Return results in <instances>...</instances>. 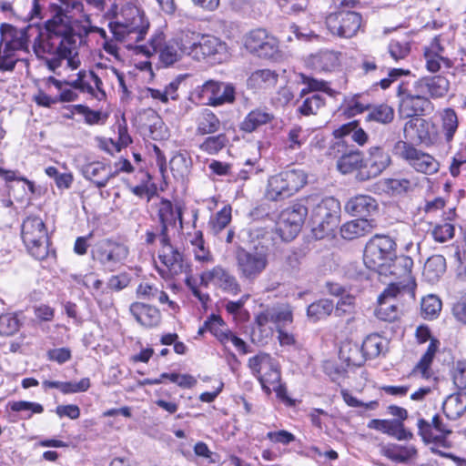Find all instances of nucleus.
<instances>
[{
  "instance_id": "nucleus-1",
  "label": "nucleus",
  "mask_w": 466,
  "mask_h": 466,
  "mask_svg": "<svg viewBox=\"0 0 466 466\" xmlns=\"http://www.w3.org/2000/svg\"><path fill=\"white\" fill-rule=\"evenodd\" d=\"M49 11L52 16L45 22L46 39L36 41L35 54L51 72L56 73L64 60L70 68L76 69L80 66L76 51L80 35L73 25L74 19L59 4L51 3Z\"/></svg>"
},
{
  "instance_id": "nucleus-2",
  "label": "nucleus",
  "mask_w": 466,
  "mask_h": 466,
  "mask_svg": "<svg viewBox=\"0 0 466 466\" xmlns=\"http://www.w3.org/2000/svg\"><path fill=\"white\" fill-rule=\"evenodd\" d=\"M359 5V0H342L337 10L326 16L325 24L332 35L350 39L358 35L363 27V18L352 9Z\"/></svg>"
},
{
  "instance_id": "nucleus-3",
  "label": "nucleus",
  "mask_w": 466,
  "mask_h": 466,
  "mask_svg": "<svg viewBox=\"0 0 466 466\" xmlns=\"http://www.w3.org/2000/svg\"><path fill=\"white\" fill-rule=\"evenodd\" d=\"M246 248L238 246L235 252L241 276L253 279L262 271V228L251 225L248 229Z\"/></svg>"
},
{
  "instance_id": "nucleus-4",
  "label": "nucleus",
  "mask_w": 466,
  "mask_h": 466,
  "mask_svg": "<svg viewBox=\"0 0 466 466\" xmlns=\"http://www.w3.org/2000/svg\"><path fill=\"white\" fill-rule=\"evenodd\" d=\"M149 21L144 11L137 7L121 10V19L108 24L114 38L119 42H139L143 40L149 28Z\"/></svg>"
},
{
  "instance_id": "nucleus-5",
  "label": "nucleus",
  "mask_w": 466,
  "mask_h": 466,
  "mask_svg": "<svg viewBox=\"0 0 466 466\" xmlns=\"http://www.w3.org/2000/svg\"><path fill=\"white\" fill-rule=\"evenodd\" d=\"M21 237L28 253L37 260L56 258V250L50 248L51 241L43 219L35 215L24 219Z\"/></svg>"
},
{
  "instance_id": "nucleus-6",
  "label": "nucleus",
  "mask_w": 466,
  "mask_h": 466,
  "mask_svg": "<svg viewBox=\"0 0 466 466\" xmlns=\"http://www.w3.org/2000/svg\"><path fill=\"white\" fill-rule=\"evenodd\" d=\"M35 35L34 51L36 41L38 39L43 41L46 39L45 24L43 26L38 23L29 24L23 28H17L11 24L2 23L0 25V48L15 56L20 51L27 53L29 51L30 38Z\"/></svg>"
},
{
  "instance_id": "nucleus-7",
  "label": "nucleus",
  "mask_w": 466,
  "mask_h": 466,
  "mask_svg": "<svg viewBox=\"0 0 466 466\" xmlns=\"http://www.w3.org/2000/svg\"><path fill=\"white\" fill-rule=\"evenodd\" d=\"M91 258L105 273L115 272L125 265L129 255L128 247L112 238H103L92 246Z\"/></svg>"
},
{
  "instance_id": "nucleus-8",
  "label": "nucleus",
  "mask_w": 466,
  "mask_h": 466,
  "mask_svg": "<svg viewBox=\"0 0 466 466\" xmlns=\"http://www.w3.org/2000/svg\"><path fill=\"white\" fill-rule=\"evenodd\" d=\"M397 243L389 235L376 234L366 244L363 261L365 266L377 273L388 272L386 264L394 259Z\"/></svg>"
},
{
  "instance_id": "nucleus-9",
  "label": "nucleus",
  "mask_w": 466,
  "mask_h": 466,
  "mask_svg": "<svg viewBox=\"0 0 466 466\" xmlns=\"http://www.w3.org/2000/svg\"><path fill=\"white\" fill-rule=\"evenodd\" d=\"M340 217V203L333 197L322 198L314 204L310 213L312 232L316 238L330 235L337 228Z\"/></svg>"
},
{
  "instance_id": "nucleus-10",
  "label": "nucleus",
  "mask_w": 466,
  "mask_h": 466,
  "mask_svg": "<svg viewBox=\"0 0 466 466\" xmlns=\"http://www.w3.org/2000/svg\"><path fill=\"white\" fill-rule=\"evenodd\" d=\"M315 202L312 197L293 203L279 216L276 230L283 241H291L300 232L308 215V205Z\"/></svg>"
},
{
  "instance_id": "nucleus-11",
  "label": "nucleus",
  "mask_w": 466,
  "mask_h": 466,
  "mask_svg": "<svg viewBox=\"0 0 466 466\" xmlns=\"http://www.w3.org/2000/svg\"><path fill=\"white\" fill-rule=\"evenodd\" d=\"M307 184V175L300 169L282 171L268 180L267 197L281 200L296 194Z\"/></svg>"
},
{
  "instance_id": "nucleus-12",
  "label": "nucleus",
  "mask_w": 466,
  "mask_h": 466,
  "mask_svg": "<svg viewBox=\"0 0 466 466\" xmlns=\"http://www.w3.org/2000/svg\"><path fill=\"white\" fill-rule=\"evenodd\" d=\"M191 97L198 104L211 106L232 104L236 99V87L232 83L210 79L198 86L191 93Z\"/></svg>"
},
{
  "instance_id": "nucleus-13",
  "label": "nucleus",
  "mask_w": 466,
  "mask_h": 466,
  "mask_svg": "<svg viewBox=\"0 0 466 466\" xmlns=\"http://www.w3.org/2000/svg\"><path fill=\"white\" fill-rule=\"evenodd\" d=\"M392 152L407 162L415 171L433 175L440 169V163L431 155L415 147L411 143L399 140L395 143Z\"/></svg>"
},
{
  "instance_id": "nucleus-14",
  "label": "nucleus",
  "mask_w": 466,
  "mask_h": 466,
  "mask_svg": "<svg viewBox=\"0 0 466 466\" xmlns=\"http://www.w3.org/2000/svg\"><path fill=\"white\" fill-rule=\"evenodd\" d=\"M399 115L402 118H414L413 116L424 115L431 106V101L416 88L415 83L410 86L408 83H400L398 86Z\"/></svg>"
},
{
  "instance_id": "nucleus-15",
  "label": "nucleus",
  "mask_w": 466,
  "mask_h": 466,
  "mask_svg": "<svg viewBox=\"0 0 466 466\" xmlns=\"http://www.w3.org/2000/svg\"><path fill=\"white\" fill-rule=\"evenodd\" d=\"M329 156L337 160V168L341 174L364 169L363 153L346 139L333 142L329 148Z\"/></svg>"
},
{
  "instance_id": "nucleus-16",
  "label": "nucleus",
  "mask_w": 466,
  "mask_h": 466,
  "mask_svg": "<svg viewBox=\"0 0 466 466\" xmlns=\"http://www.w3.org/2000/svg\"><path fill=\"white\" fill-rule=\"evenodd\" d=\"M385 266L389 272L378 274L384 277H393L396 282H390L389 285H397L400 291L407 292L411 298H414L416 282L411 275L412 258L406 255L397 256L396 254L394 259Z\"/></svg>"
},
{
  "instance_id": "nucleus-17",
  "label": "nucleus",
  "mask_w": 466,
  "mask_h": 466,
  "mask_svg": "<svg viewBox=\"0 0 466 466\" xmlns=\"http://www.w3.org/2000/svg\"><path fill=\"white\" fill-rule=\"evenodd\" d=\"M417 426L418 434L426 444L433 443L445 449L451 447V442L448 438L452 433V431L443 422L439 414L433 416L431 422L422 418L419 419Z\"/></svg>"
},
{
  "instance_id": "nucleus-18",
  "label": "nucleus",
  "mask_w": 466,
  "mask_h": 466,
  "mask_svg": "<svg viewBox=\"0 0 466 466\" xmlns=\"http://www.w3.org/2000/svg\"><path fill=\"white\" fill-rule=\"evenodd\" d=\"M268 371L264 375V393L269 395L275 392L276 398L286 404L293 406L294 400L288 395L287 386L281 382L280 366L277 360L268 354H264V370Z\"/></svg>"
},
{
  "instance_id": "nucleus-19",
  "label": "nucleus",
  "mask_w": 466,
  "mask_h": 466,
  "mask_svg": "<svg viewBox=\"0 0 466 466\" xmlns=\"http://www.w3.org/2000/svg\"><path fill=\"white\" fill-rule=\"evenodd\" d=\"M403 136L407 142H414L425 147L434 146L440 140L436 127L420 117L411 118L405 123Z\"/></svg>"
},
{
  "instance_id": "nucleus-20",
  "label": "nucleus",
  "mask_w": 466,
  "mask_h": 466,
  "mask_svg": "<svg viewBox=\"0 0 466 466\" xmlns=\"http://www.w3.org/2000/svg\"><path fill=\"white\" fill-rule=\"evenodd\" d=\"M160 245L158 258L163 268H157V272L163 279H170L189 270V265L185 261L183 253L171 244L170 237L168 243L160 242Z\"/></svg>"
},
{
  "instance_id": "nucleus-21",
  "label": "nucleus",
  "mask_w": 466,
  "mask_h": 466,
  "mask_svg": "<svg viewBox=\"0 0 466 466\" xmlns=\"http://www.w3.org/2000/svg\"><path fill=\"white\" fill-rule=\"evenodd\" d=\"M184 205L181 203L173 204L166 198H161L157 207V218L159 222V241L168 243V228H175L177 221L183 224Z\"/></svg>"
},
{
  "instance_id": "nucleus-22",
  "label": "nucleus",
  "mask_w": 466,
  "mask_h": 466,
  "mask_svg": "<svg viewBox=\"0 0 466 466\" xmlns=\"http://www.w3.org/2000/svg\"><path fill=\"white\" fill-rule=\"evenodd\" d=\"M228 46L225 42L210 35H200L198 40V49L193 55V59L197 61L206 60L211 64H220L226 58Z\"/></svg>"
},
{
  "instance_id": "nucleus-23",
  "label": "nucleus",
  "mask_w": 466,
  "mask_h": 466,
  "mask_svg": "<svg viewBox=\"0 0 466 466\" xmlns=\"http://www.w3.org/2000/svg\"><path fill=\"white\" fill-rule=\"evenodd\" d=\"M391 158L388 152L380 147H371L369 157L364 159V169L357 173L359 181H367L380 176L390 165Z\"/></svg>"
},
{
  "instance_id": "nucleus-24",
  "label": "nucleus",
  "mask_w": 466,
  "mask_h": 466,
  "mask_svg": "<svg viewBox=\"0 0 466 466\" xmlns=\"http://www.w3.org/2000/svg\"><path fill=\"white\" fill-rule=\"evenodd\" d=\"M403 291L400 290L397 285H389L378 298V307L375 314L379 319L392 322L400 314V308L397 303L398 296Z\"/></svg>"
},
{
  "instance_id": "nucleus-25",
  "label": "nucleus",
  "mask_w": 466,
  "mask_h": 466,
  "mask_svg": "<svg viewBox=\"0 0 466 466\" xmlns=\"http://www.w3.org/2000/svg\"><path fill=\"white\" fill-rule=\"evenodd\" d=\"M386 346L387 342L382 337H380L378 334H370L364 339L360 348V352L363 355V360H357L352 355H350L347 358V360L354 365H360L367 359H374L378 357L380 353L384 351ZM353 350L355 353H358L360 351L359 346L354 345Z\"/></svg>"
},
{
  "instance_id": "nucleus-26",
  "label": "nucleus",
  "mask_w": 466,
  "mask_h": 466,
  "mask_svg": "<svg viewBox=\"0 0 466 466\" xmlns=\"http://www.w3.org/2000/svg\"><path fill=\"white\" fill-rule=\"evenodd\" d=\"M377 200L369 195H357L345 204V210L354 217L370 216L378 210Z\"/></svg>"
},
{
  "instance_id": "nucleus-27",
  "label": "nucleus",
  "mask_w": 466,
  "mask_h": 466,
  "mask_svg": "<svg viewBox=\"0 0 466 466\" xmlns=\"http://www.w3.org/2000/svg\"><path fill=\"white\" fill-rule=\"evenodd\" d=\"M414 83L416 88H419L425 96L429 95L432 98L444 96L450 86L448 79L440 75L421 77Z\"/></svg>"
},
{
  "instance_id": "nucleus-28",
  "label": "nucleus",
  "mask_w": 466,
  "mask_h": 466,
  "mask_svg": "<svg viewBox=\"0 0 466 466\" xmlns=\"http://www.w3.org/2000/svg\"><path fill=\"white\" fill-rule=\"evenodd\" d=\"M340 53L332 50H320L309 57L308 63L315 71L331 72L340 65Z\"/></svg>"
},
{
  "instance_id": "nucleus-29",
  "label": "nucleus",
  "mask_w": 466,
  "mask_h": 466,
  "mask_svg": "<svg viewBox=\"0 0 466 466\" xmlns=\"http://www.w3.org/2000/svg\"><path fill=\"white\" fill-rule=\"evenodd\" d=\"M130 312L139 324L147 328L155 327L160 321L159 310L148 304L134 302L130 305Z\"/></svg>"
},
{
  "instance_id": "nucleus-30",
  "label": "nucleus",
  "mask_w": 466,
  "mask_h": 466,
  "mask_svg": "<svg viewBox=\"0 0 466 466\" xmlns=\"http://www.w3.org/2000/svg\"><path fill=\"white\" fill-rule=\"evenodd\" d=\"M270 321L274 324L276 330L289 328L293 322V313L289 305H279L268 308L264 310V323Z\"/></svg>"
},
{
  "instance_id": "nucleus-31",
  "label": "nucleus",
  "mask_w": 466,
  "mask_h": 466,
  "mask_svg": "<svg viewBox=\"0 0 466 466\" xmlns=\"http://www.w3.org/2000/svg\"><path fill=\"white\" fill-rule=\"evenodd\" d=\"M333 135L337 140L346 139L349 142H355L359 146H364L369 139L368 134L359 127L358 121L342 125L333 131Z\"/></svg>"
},
{
  "instance_id": "nucleus-32",
  "label": "nucleus",
  "mask_w": 466,
  "mask_h": 466,
  "mask_svg": "<svg viewBox=\"0 0 466 466\" xmlns=\"http://www.w3.org/2000/svg\"><path fill=\"white\" fill-rule=\"evenodd\" d=\"M374 226V220L372 219H353L341 226L340 234L344 239L351 240L370 233Z\"/></svg>"
},
{
  "instance_id": "nucleus-33",
  "label": "nucleus",
  "mask_w": 466,
  "mask_h": 466,
  "mask_svg": "<svg viewBox=\"0 0 466 466\" xmlns=\"http://www.w3.org/2000/svg\"><path fill=\"white\" fill-rule=\"evenodd\" d=\"M378 190L391 196H400L412 190V182L405 177H389L379 180L376 185Z\"/></svg>"
},
{
  "instance_id": "nucleus-34",
  "label": "nucleus",
  "mask_w": 466,
  "mask_h": 466,
  "mask_svg": "<svg viewBox=\"0 0 466 466\" xmlns=\"http://www.w3.org/2000/svg\"><path fill=\"white\" fill-rule=\"evenodd\" d=\"M442 410L449 420L460 419L466 411V392L458 391L448 396L443 402Z\"/></svg>"
},
{
  "instance_id": "nucleus-35",
  "label": "nucleus",
  "mask_w": 466,
  "mask_h": 466,
  "mask_svg": "<svg viewBox=\"0 0 466 466\" xmlns=\"http://www.w3.org/2000/svg\"><path fill=\"white\" fill-rule=\"evenodd\" d=\"M175 44L176 42L172 41V39L165 42V36L163 35L162 44L159 45V48L157 50V68H167L172 66L175 63L182 59L183 56L179 52V47Z\"/></svg>"
},
{
  "instance_id": "nucleus-36",
  "label": "nucleus",
  "mask_w": 466,
  "mask_h": 466,
  "mask_svg": "<svg viewBox=\"0 0 466 466\" xmlns=\"http://www.w3.org/2000/svg\"><path fill=\"white\" fill-rule=\"evenodd\" d=\"M214 285L221 290L231 295H238L240 291V285L236 277L221 266L214 267Z\"/></svg>"
},
{
  "instance_id": "nucleus-37",
  "label": "nucleus",
  "mask_w": 466,
  "mask_h": 466,
  "mask_svg": "<svg viewBox=\"0 0 466 466\" xmlns=\"http://www.w3.org/2000/svg\"><path fill=\"white\" fill-rule=\"evenodd\" d=\"M43 388L57 389L63 394H73L78 392H86L89 390L91 383L89 378H83L79 381H58V380H44Z\"/></svg>"
},
{
  "instance_id": "nucleus-38",
  "label": "nucleus",
  "mask_w": 466,
  "mask_h": 466,
  "mask_svg": "<svg viewBox=\"0 0 466 466\" xmlns=\"http://www.w3.org/2000/svg\"><path fill=\"white\" fill-rule=\"evenodd\" d=\"M440 341L436 339H431L426 352L422 355L420 361L412 370L413 375L420 374L424 379H430L432 375L431 366L439 349Z\"/></svg>"
},
{
  "instance_id": "nucleus-39",
  "label": "nucleus",
  "mask_w": 466,
  "mask_h": 466,
  "mask_svg": "<svg viewBox=\"0 0 466 466\" xmlns=\"http://www.w3.org/2000/svg\"><path fill=\"white\" fill-rule=\"evenodd\" d=\"M106 163L102 161H92L80 167L81 175L93 183L97 188L104 187Z\"/></svg>"
},
{
  "instance_id": "nucleus-40",
  "label": "nucleus",
  "mask_w": 466,
  "mask_h": 466,
  "mask_svg": "<svg viewBox=\"0 0 466 466\" xmlns=\"http://www.w3.org/2000/svg\"><path fill=\"white\" fill-rule=\"evenodd\" d=\"M334 310V303L329 299H320L307 308V317L312 323L326 319Z\"/></svg>"
},
{
  "instance_id": "nucleus-41",
  "label": "nucleus",
  "mask_w": 466,
  "mask_h": 466,
  "mask_svg": "<svg viewBox=\"0 0 466 466\" xmlns=\"http://www.w3.org/2000/svg\"><path fill=\"white\" fill-rule=\"evenodd\" d=\"M446 270V259L441 255H433L427 259L423 268V276L429 282H435Z\"/></svg>"
},
{
  "instance_id": "nucleus-42",
  "label": "nucleus",
  "mask_w": 466,
  "mask_h": 466,
  "mask_svg": "<svg viewBox=\"0 0 466 466\" xmlns=\"http://www.w3.org/2000/svg\"><path fill=\"white\" fill-rule=\"evenodd\" d=\"M382 454L393 461L406 462L417 455V450L414 446L391 444L383 447Z\"/></svg>"
},
{
  "instance_id": "nucleus-43",
  "label": "nucleus",
  "mask_w": 466,
  "mask_h": 466,
  "mask_svg": "<svg viewBox=\"0 0 466 466\" xmlns=\"http://www.w3.org/2000/svg\"><path fill=\"white\" fill-rule=\"evenodd\" d=\"M7 409L11 411L20 413L19 419L29 420L34 414H41L44 412L42 404L28 400L9 401Z\"/></svg>"
},
{
  "instance_id": "nucleus-44",
  "label": "nucleus",
  "mask_w": 466,
  "mask_h": 466,
  "mask_svg": "<svg viewBox=\"0 0 466 466\" xmlns=\"http://www.w3.org/2000/svg\"><path fill=\"white\" fill-rule=\"evenodd\" d=\"M22 311L8 312L0 315V336L10 337L19 331L23 325Z\"/></svg>"
},
{
  "instance_id": "nucleus-45",
  "label": "nucleus",
  "mask_w": 466,
  "mask_h": 466,
  "mask_svg": "<svg viewBox=\"0 0 466 466\" xmlns=\"http://www.w3.org/2000/svg\"><path fill=\"white\" fill-rule=\"evenodd\" d=\"M201 34H196L195 32H183L179 36L172 38V41L176 42V46L179 47L181 55L188 56L193 58L195 51L198 49V40H199Z\"/></svg>"
},
{
  "instance_id": "nucleus-46",
  "label": "nucleus",
  "mask_w": 466,
  "mask_h": 466,
  "mask_svg": "<svg viewBox=\"0 0 466 466\" xmlns=\"http://www.w3.org/2000/svg\"><path fill=\"white\" fill-rule=\"evenodd\" d=\"M394 116V109L390 106L387 104H380L372 106L370 109L366 119L367 121H375L383 125H387L392 122Z\"/></svg>"
},
{
  "instance_id": "nucleus-47",
  "label": "nucleus",
  "mask_w": 466,
  "mask_h": 466,
  "mask_svg": "<svg viewBox=\"0 0 466 466\" xmlns=\"http://www.w3.org/2000/svg\"><path fill=\"white\" fill-rule=\"evenodd\" d=\"M459 121L454 109L445 108L441 114V127L447 142H451L458 129Z\"/></svg>"
},
{
  "instance_id": "nucleus-48",
  "label": "nucleus",
  "mask_w": 466,
  "mask_h": 466,
  "mask_svg": "<svg viewBox=\"0 0 466 466\" xmlns=\"http://www.w3.org/2000/svg\"><path fill=\"white\" fill-rule=\"evenodd\" d=\"M229 140L225 133L207 137L199 145V149L209 155H216L227 147Z\"/></svg>"
},
{
  "instance_id": "nucleus-49",
  "label": "nucleus",
  "mask_w": 466,
  "mask_h": 466,
  "mask_svg": "<svg viewBox=\"0 0 466 466\" xmlns=\"http://www.w3.org/2000/svg\"><path fill=\"white\" fill-rule=\"evenodd\" d=\"M220 128V121L218 117L210 110H206L202 117L199 119L197 133L198 135H210L218 131Z\"/></svg>"
},
{
  "instance_id": "nucleus-50",
  "label": "nucleus",
  "mask_w": 466,
  "mask_h": 466,
  "mask_svg": "<svg viewBox=\"0 0 466 466\" xmlns=\"http://www.w3.org/2000/svg\"><path fill=\"white\" fill-rule=\"evenodd\" d=\"M325 105V97L320 94H312L304 98L298 107V112L303 116L316 115Z\"/></svg>"
},
{
  "instance_id": "nucleus-51",
  "label": "nucleus",
  "mask_w": 466,
  "mask_h": 466,
  "mask_svg": "<svg viewBox=\"0 0 466 466\" xmlns=\"http://www.w3.org/2000/svg\"><path fill=\"white\" fill-rule=\"evenodd\" d=\"M245 49L251 55L260 57L262 50V30L260 28L249 31L243 39Z\"/></svg>"
},
{
  "instance_id": "nucleus-52",
  "label": "nucleus",
  "mask_w": 466,
  "mask_h": 466,
  "mask_svg": "<svg viewBox=\"0 0 466 466\" xmlns=\"http://www.w3.org/2000/svg\"><path fill=\"white\" fill-rule=\"evenodd\" d=\"M308 130L299 126H295L289 129L287 137V147L291 150L299 149L308 140Z\"/></svg>"
},
{
  "instance_id": "nucleus-53",
  "label": "nucleus",
  "mask_w": 466,
  "mask_h": 466,
  "mask_svg": "<svg viewBox=\"0 0 466 466\" xmlns=\"http://www.w3.org/2000/svg\"><path fill=\"white\" fill-rule=\"evenodd\" d=\"M73 109L76 111L77 114L83 115L85 117V122L87 125H98L104 124L107 118L106 115H103L99 110H93L89 106L82 104H77L73 106Z\"/></svg>"
},
{
  "instance_id": "nucleus-54",
  "label": "nucleus",
  "mask_w": 466,
  "mask_h": 466,
  "mask_svg": "<svg viewBox=\"0 0 466 466\" xmlns=\"http://www.w3.org/2000/svg\"><path fill=\"white\" fill-rule=\"evenodd\" d=\"M441 301L435 295H428L421 300V315L424 319H433L441 310Z\"/></svg>"
},
{
  "instance_id": "nucleus-55",
  "label": "nucleus",
  "mask_w": 466,
  "mask_h": 466,
  "mask_svg": "<svg viewBox=\"0 0 466 466\" xmlns=\"http://www.w3.org/2000/svg\"><path fill=\"white\" fill-rule=\"evenodd\" d=\"M424 56L426 59V68L432 73H436L441 69V63H443L446 68H451L454 66L455 58L450 57L449 54L446 56H439L425 51Z\"/></svg>"
},
{
  "instance_id": "nucleus-56",
  "label": "nucleus",
  "mask_w": 466,
  "mask_h": 466,
  "mask_svg": "<svg viewBox=\"0 0 466 466\" xmlns=\"http://www.w3.org/2000/svg\"><path fill=\"white\" fill-rule=\"evenodd\" d=\"M231 221V208L224 207L216 213L214 218H211L209 224L211 225L214 234H218L223 230Z\"/></svg>"
},
{
  "instance_id": "nucleus-57",
  "label": "nucleus",
  "mask_w": 466,
  "mask_h": 466,
  "mask_svg": "<svg viewBox=\"0 0 466 466\" xmlns=\"http://www.w3.org/2000/svg\"><path fill=\"white\" fill-rule=\"evenodd\" d=\"M455 228L451 223L437 224L431 230L433 239L444 243L454 237Z\"/></svg>"
},
{
  "instance_id": "nucleus-58",
  "label": "nucleus",
  "mask_w": 466,
  "mask_h": 466,
  "mask_svg": "<svg viewBox=\"0 0 466 466\" xmlns=\"http://www.w3.org/2000/svg\"><path fill=\"white\" fill-rule=\"evenodd\" d=\"M163 41V33L155 34L148 41V45H139L135 46L136 54L150 57L157 53L159 45Z\"/></svg>"
},
{
  "instance_id": "nucleus-59",
  "label": "nucleus",
  "mask_w": 466,
  "mask_h": 466,
  "mask_svg": "<svg viewBox=\"0 0 466 466\" xmlns=\"http://www.w3.org/2000/svg\"><path fill=\"white\" fill-rule=\"evenodd\" d=\"M449 46V40L443 37V35H440L432 39L430 46L425 49V51L439 56H446L447 54H449V56L452 57V53L449 52L448 50Z\"/></svg>"
},
{
  "instance_id": "nucleus-60",
  "label": "nucleus",
  "mask_w": 466,
  "mask_h": 466,
  "mask_svg": "<svg viewBox=\"0 0 466 466\" xmlns=\"http://www.w3.org/2000/svg\"><path fill=\"white\" fill-rule=\"evenodd\" d=\"M262 125V111L259 109L249 112L240 124V129L251 133Z\"/></svg>"
},
{
  "instance_id": "nucleus-61",
  "label": "nucleus",
  "mask_w": 466,
  "mask_h": 466,
  "mask_svg": "<svg viewBox=\"0 0 466 466\" xmlns=\"http://www.w3.org/2000/svg\"><path fill=\"white\" fill-rule=\"evenodd\" d=\"M390 56L399 61L405 58L410 51V44L408 42H400L398 40H391L388 46Z\"/></svg>"
},
{
  "instance_id": "nucleus-62",
  "label": "nucleus",
  "mask_w": 466,
  "mask_h": 466,
  "mask_svg": "<svg viewBox=\"0 0 466 466\" xmlns=\"http://www.w3.org/2000/svg\"><path fill=\"white\" fill-rule=\"evenodd\" d=\"M283 11L289 15H298L304 12L309 4V0H277Z\"/></svg>"
},
{
  "instance_id": "nucleus-63",
  "label": "nucleus",
  "mask_w": 466,
  "mask_h": 466,
  "mask_svg": "<svg viewBox=\"0 0 466 466\" xmlns=\"http://www.w3.org/2000/svg\"><path fill=\"white\" fill-rule=\"evenodd\" d=\"M355 305V297L350 294L342 295L338 301L336 307L334 306L335 315L342 317L345 314H350L353 311Z\"/></svg>"
},
{
  "instance_id": "nucleus-64",
  "label": "nucleus",
  "mask_w": 466,
  "mask_h": 466,
  "mask_svg": "<svg viewBox=\"0 0 466 466\" xmlns=\"http://www.w3.org/2000/svg\"><path fill=\"white\" fill-rule=\"evenodd\" d=\"M186 286L190 289L192 295L197 298L203 307H206L210 300L209 294L202 293L198 289L197 279L192 275H187L185 279Z\"/></svg>"
}]
</instances>
